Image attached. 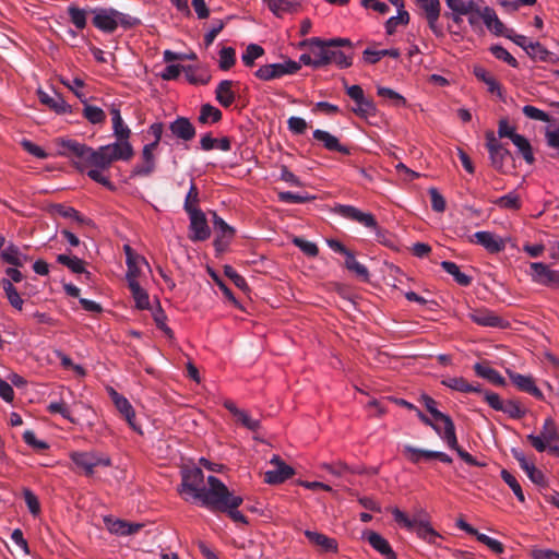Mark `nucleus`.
I'll return each mask as SVG.
<instances>
[{
	"instance_id": "nucleus-6",
	"label": "nucleus",
	"mask_w": 559,
	"mask_h": 559,
	"mask_svg": "<svg viewBox=\"0 0 559 559\" xmlns=\"http://www.w3.org/2000/svg\"><path fill=\"white\" fill-rule=\"evenodd\" d=\"M444 425V431L441 430V426L438 424L437 426H433V430L437 432V435L447 443V445L456 451L459 456L468 465L472 466H481L479 462L476 461V459L471 455L468 452H466L464 449H462L459 445L456 433H455V426L451 417L447 418L444 421L441 423Z\"/></svg>"
},
{
	"instance_id": "nucleus-9",
	"label": "nucleus",
	"mask_w": 559,
	"mask_h": 559,
	"mask_svg": "<svg viewBox=\"0 0 559 559\" xmlns=\"http://www.w3.org/2000/svg\"><path fill=\"white\" fill-rule=\"evenodd\" d=\"M300 64L294 60H287L284 63H270L261 66L254 71V76L261 81H272L281 79L284 75L295 74L300 70Z\"/></svg>"
},
{
	"instance_id": "nucleus-51",
	"label": "nucleus",
	"mask_w": 559,
	"mask_h": 559,
	"mask_svg": "<svg viewBox=\"0 0 559 559\" xmlns=\"http://www.w3.org/2000/svg\"><path fill=\"white\" fill-rule=\"evenodd\" d=\"M81 289L74 285H72V298H79V304L81 305L82 309L92 312V313H99L102 312L103 308L102 306L87 298H81L80 297Z\"/></svg>"
},
{
	"instance_id": "nucleus-48",
	"label": "nucleus",
	"mask_w": 559,
	"mask_h": 559,
	"mask_svg": "<svg viewBox=\"0 0 559 559\" xmlns=\"http://www.w3.org/2000/svg\"><path fill=\"white\" fill-rule=\"evenodd\" d=\"M218 67L223 71H228L236 63V50L233 47H223L219 52Z\"/></svg>"
},
{
	"instance_id": "nucleus-34",
	"label": "nucleus",
	"mask_w": 559,
	"mask_h": 559,
	"mask_svg": "<svg viewBox=\"0 0 559 559\" xmlns=\"http://www.w3.org/2000/svg\"><path fill=\"white\" fill-rule=\"evenodd\" d=\"M123 249L126 252V263L128 266L126 278L127 281L135 280L140 275L138 263L143 259L135 254L129 245H126Z\"/></svg>"
},
{
	"instance_id": "nucleus-12",
	"label": "nucleus",
	"mask_w": 559,
	"mask_h": 559,
	"mask_svg": "<svg viewBox=\"0 0 559 559\" xmlns=\"http://www.w3.org/2000/svg\"><path fill=\"white\" fill-rule=\"evenodd\" d=\"M346 94L356 103L353 112L360 118H368L377 114V107L371 98L365 96L364 90L359 85L346 87Z\"/></svg>"
},
{
	"instance_id": "nucleus-35",
	"label": "nucleus",
	"mask_w": 559,
	"mask_h": 559,
	"mask_svg": "<svg viewBox=\"0 0 559 559\" xmlns=\"http://www.w3.org/2000/svg\"><path fill=\"white\" fill-rule=\"evenodd\" d=\"M213 225L217 233H219L218 238L215 240V246L221 247L226 243L223 242V239H231L235 229L229 226L222 217H219L216 213L213 214Z\"/></svg>"
},
{
	"instance_id": "nucleus-63",
	"label": "nucleus",
	"mask_w": 559,
	"mask_h": 559,
	"mask_svg": "<svg viewBox=\"0 0 559 559\" xmlns=\"http://www.w3.org/2000/svg\"><path fill=\"white\" fill-rule=\"evenodd\" d=\"M288 130L294 134H304L308 129V123L304 118L292 116L287 120Z\"/></svg>"
},
{
	"instance_id": "nucleus-40",
	"label": "nucleus",
	"mask_w": 559,
	"mask_h": 559,
	"mask_svg": "<svg viewBox=\"0 0 559 559\" xmlns=\"http://www.w3.org/2000/svg\"><path fill=\"white\" fill-rule=\"evenodd\" d=\"M345 267L354 273L359 280L367 282L369 280L368 269L358 262L353 251L345 257Z\"/></svg>"
},
{
	"instance_id": "nucleus-2",
	"label": "nucleus",
	"mask_w": 559,
	"mask_h": 559,
	"mask_svg": "<svg viewBox=\"0 0 559 559\" xmlns=\"http://www.w3.org/2000/svg\"><path fill=\"white\" fill-rule=\"evenodd\" d=\"M206 483L207 488L202 495L200 504L211 512L223 513L228 509H238L242 504V497L230 491L217 477L211 475L206 478Z\"/></svg>"
},
{
	"instance_id": "nucleus-3",
	"label": "nucleus",
	"mask_w": 559,
	"mask_h": 559,
	"mask_svg": "<svg viewBox=\"0 0 559 559\" xmlns=\"http://www.w3.org/2000/svg\"><path fill=\"white\" fill-rule=\"evenodd\" d=\"M206 488L204 473L200 467L192 466L181 469V484L178 491L183 500L200 502Z\"/></svg>"
},
{
	"instance_id": "nucleus-50",
	"label": "nucleus",
	"mask_w": 559,
	"mask_h": 559,
	"mask_svg": "<svg viewBox=\"0 0 559 559\" xmlns=\"http://www.w3.org/2000/svg\"><path fill=\"white\" fill-rule=\"evenodd\" d=\"M416 3L423 10L426 19L440 17L441 4L439 0H416Z\"/></svg>"
},
{
	"instance_id": "nucleus-56",
	"label": "nucleus",
	"mask_w": 559,
	"mask_h": 559,
	"mask_svg": "<svg viewBox=\"0 0 559 559\" xmlns=\"http://www.w3.org/2000/svg\"><path fill=\"white\" fill-rule=\"evenodd\" d=\"M269 9L277 16L283 13L289 12L294 9L296 3L293 0H264Z\"/></svg>"
},
{
	"instance_id": "nucleus-15",
	"label": "nucleus",
	"mask_w": 559,
	"mask_h": 559,
	"mask_svg": "<svg viewBox=\"0 0 559 559\" xmlns=\"http://www.w3.org/2000/svg\"><path fill=\"white\" fill-rule=\"evenodd\" d=\"M270 464L274 466V469H270L264 473V481L266 484L278 485L294 475L293 467L285 464L278 455H273L270 460Z\"/></svg>"
},
{
	"instance_id": "nucleus-36",
	"label": "nucleus",
	"mask_w": 559,
	"mask_h": 559,
	"mask_svg": "<svg viewBox=\"0 0 559 559\" xmlns=\"http://www.w3.org/2000/svg\"><path fill=\"white\" fill-rule=\"evenodd\" d=\"M110 114L112 116V130L116 139L129 140L131 130L124 124L120 110L118 108H111Z\"/></svg>"
},
{
	"instance_id": "nucleus-53",
	"label": "nucleus",
	"mask_w": 559,
	"mask_h": 559,
	"mask_svg": "<svg viewBox=\"0 0 559 559\" xmlns=\"http://www.w3.org/2000/svg\"><path fill=\"white\" fill-rule=\"evenodd\" d=\"M500 475L503 481L511 488L513 493L516 496L519 501L524 502L525 497L518 479L507 469H502Z\"/></svg>"
},
{
	"instance_id": "nucleus-57",
	"label": "nucleus",
	"mask_w": 559,
	"mask_h": 559,
	"mask_svg": "<svg viewBox=\"0 0 559 559\" xmlns=\"http://www.w3.org/2000/svg\"><path fill=\"white\" fill-rule=\"evenodd\" d=\"M377 93L380 97L391 100L393 105L396 107L406 106L405 97H403L401 94L393 91L392 88L379 86Z\"/></svg>"
},
{
	"instance_id": "nucleus-38",
	"label": "nucleus",
	"mask_w": 559,
	"mask_h": 559,
	"mask_svg": "<svg viewBox=\"0 0 559 559\" xmlns=\"http://www.w3.org/2000/svg\"><path fill=\"white\" fill-rule=\"evenodd\" d=\"M128 286L132 293V297L135 301V305L139 309H148L150 299L148 294L144 290L139 282L135 280L128 281Z\"/></svg>"
},
{
	"instance_id": "nucleus-45",
	"label": "nucleus",
	"mask_w": 559,
	"mask_h": 559,
	"mask_svg": "<svg viewBox=\"0 0 559 559\" xmlns=\"http://www.w3.org/2000/svg\"><path fill=\"white\" fill-rule=\"evenodd\" d=\"M2 286L5 292L9 304L13 308H15L17 310H22L24 301L21 298V296H20L17 289L15 288V286L13 285V283L10 280L3 278Z\"/></svg>"
},
{
	"instance_id": "nucleus-28",
	"label": "nucleus",
	"mask_w": 559,
	"mask_h": 559,
	"mask_svg": "<svg viewBox=\"0 0 559 559\" xmlns=\"http://www.w3.org/2000/svg\"><path fill=\"white\" fill-rule=\"evenodd\" d=\"M75 164H76V168L81 173L86 174L94 181H96L105 187L111 186V182L109 181V179L103 174V170L105 168H99L95 165H92L90 162H84L82 159H80V162H78Z\"/></svg>"
},
{
	"instance_id": "nucleus-23",
	"label": "nucleus",
	"mask_w": 559,
	"mask_h": 559,
	"mask_svg": "<svg viewBox=\"0 0 559 559\" xmlns=\"http://www.w3.org/2000/svg\"><path fill=\"white\" fill-rule=\"evenodd\" d=\"M476 243L483 246L490 253H498L504 249V242L490 231H477L473 235Z\"/></svg>"
},
{
	"instance_id": "nucleus-43",
	"label": "nucleus",
	"mask_w": 559,
	"mask_h": 559,
	"mask_svg": "<svg viewBox=\"0 0 559 559\" xmlns=\"http://www.w3.org/2000/svg\"><path fill=\"white\" fill-rule=\"evenodd\" d=\"M511 141L518 147V150L521 153V155L523 156L524 160L528 164H533L535 158H534L533 150H532V146H531L528 140L525 136L516 133L513 135Z\"/></svg>"
},
{
	"instance_id": "nucleus-19",
	"label": "nucleus",
	"mask_w": 559,
	"mask_h": 559,
	"mask_svg": "<svg viewBox=\"0 0 559 559\" xmlns=\"http://www.w3.org/2000/svg\"><path fill=\"white\" fill-rule=\"evenodd\" d=\"M507 373L512 383L522 392L528 393L537 400H544L543 392L536 386L534 378L532 376H524L511 370H507Z\"/></svg>"
},
{
	"instance_id": "nucleus-58",
	"label": "nucleus",
	"mask_w": 559,
	"mask_h": 559,
	"mask_svg": "<svg viewBox=\"0 0 559 559\" xmlns=\"http://www.w3.org/2000/svg\"><path fill=\"white\" fill-rule=\"evenodd\" d=\"M490 51L497 59L504 61L510 67H512V68L519 67L518 60L502 46L493 45L490 47Z\"/></svg>"
},
{
	"instance_id": "nucleus-26",
	"label": "nucleus",
	"mask_w": 559,
	"mask_h": 559,
	"mask_svg": "<svg viewBox=\"0 0 559 559\" xmlns=\"http://www.w3.org/2000/svg\"><path fill=\"white\" fill-rule=\"evenodd\" d=\"M234 81L223 80L218 83L215 90V98L224 108H228L236 99V94L233 91Z\"/></svg>"
},
{
	"instance_id": "nucleus-32",
	"label": "nucleus",
	"mask_w": 559,
	"mask_h": 559,
	"mask_svg": "<svg viewBox=\"0 0 559 559\" xmlns=\"http://www.w3.org/2000/svg\"><path fill=\"white\" fill-rule=\"evenodd\" d=\"M441 383L452 390L464 392V393H480V384L474 385L468 383L463 377H448L444 378Z\"/></svg>"
},
{
	"instance_id": "nucleus-47",
	"label": "nucleus",
	"mask_w": 559,
	"mask_h": 559,
	"mask_svg": "<svg viewBox=\"0 0 559 559\" xmlns=\"http://www.w3.org/2000/svg\"><path fill=\"white\" fill-rule=\"evenodd\" d=\"M265 50L258 44H249L241 56V60L246 67H253L257 59L264 56Z\"/></svg>"
},
{
	"instance_id": "nucleus-49",
	"label": "nucleus",
	"mask_w": 559,
	"mask_h": 559,
	"mask_svg": "<svg viewBox=\"0 0 559 559\" xmlns=\"http://www.w3.org/2000/svg\"><path fill=\"white\" fill-rule=\"evenodd\" d=\"M22 495L27 506L29 513L33 516H38L41 512L40 502L38 497L27 487H23Z\"/></svg>"
},
{
	"instance_id": "nucleus-42",
	"label": "nucleus",
	"mask_w": 559,
	"mask_h": 559,
	"mask_svg": "<svg viewBox=\"0 0 559 559\" xmlns=\"http://www.w3.org/2000/svg\"><path fill=\"white\" fill-rule=\"evenodd\" d=\"M75 110H80V108H75ZM82 116L93 124L102 123L106 119V115L100 107L90 105L88 103L84 104L81 109Z\"/></svg>"
},
{
	"instance_id": "nucleus-25",
	"label": "nucleus",
	"mask_w": 559,
	"mask_h": 559,
	"mask_svg": "<svg viewBox=\"0 0 559 559\" xmlns=\"http://www.w3.org/2000/svg\"><path fill=\"white\" fill-rule=\"evenodd\" d=\"M370 546L380 552L385 559H396V555L390 546L389 542L379 533L370 531L365 534Z\"/></svg>"
},
{
	"instance_id": "nucleus-1",
	"label": "nucleus",
	"mask_w": 559,
	"mask_h": 559,
	"mask_svg": "<svg viewBox=\"0 0 559 559\" xmlns=\"http://www.w3.org/2000/svg\"><path fill=\"white\" fill-rule=\"evenodd\" d=\"M133 154L129 140L117 139L116 142L103 145L97 151L72 141V156L99 168H108L116 160H129Z\"/></svg>"
},
{
	"instance_id": "nucleus-14",
	"label": "nucleus",
	"mask_w": 559,
	"mask_h": 559,
	"mask_svg": "<svg viewBox=\"0 0 559 559\" xmlns=\"http://www.w3.org/2000/svg\"><path fill=\"white\" fill-rule=\"evenodd\" d=\"M403 453L406 459L414 464H418L421 460L433 459L445 464L452 463V459L444 452L419 449L411 444H405L403 447Z\"/></svg>"
},
{
	"instance_id": "nucleus-20",
	"label": "nucleus",
	"mask_w": 559,
	"mask_h": 559,
	"mask_svg": "<svg viewBox=\"0 0 559 559\" xmlns=\"http://www.w3.org/2000/svg\"><path fill=\"white\" fill-rule=\"evenodd\" d=\"M169 130L175 138L185 142L191 141L195 136V128L186 117H178L170 122Z\"/></svg>"
},
{
	"instance_id": "nucleus-10",
	"label": "nucleus",
	"mask_w": 559,
	"mask_h": 559,
	"mask_svg": "<svg viewBox=\"0 0 559 559\" xmlns=\"http://www.w3.org/2000/svg\"><path fill=\"white\" fill-rule=\"evenodd\" d=\"M531 445L538 452H544L547 449V443L559 442V433L555 420L547 417L543 424L539 435L531 433L526 437Z\"/></svg>"
},
{
	"instance_id": "nucleus-16",
	"label": "nucleus",
	"mask_w": 559,
	"mask_h": 559,
	"mask_svg": "<svg viewBox=\"0 0 559 559\" xmlns=\"http://www.w3.org/2000/svg\"><path fill=\"white\" fill-rule=\"evenodd\" d=\"M72 463H74L82 472L90 476L94 473L96 466H107L110 464L109 459L88 452L72 453Z\"/></svg>"
},
{
	"instance_id": "nucleus-37",
	"label": "nucleus",
	"mask_w": 559,
	"mask_h": 559,
	"mask_svg": "<svg viewBox=\"0 0 559 559\" xmlns=\"http://www.w3.org/2000/svg\"><path fill=\"white\" fill-rule=\"evenodd\" d=\"M474 74L479 81L484 82L488 86V91L491 94H498L500 97L502 96L501 85L486 69L483 67H475Z\"/></svg>"
},
{
	"instance_id": "nucleus-52",
	"label": "nucleus",
	"mask_w": 559,
	"mask_h": 559,
	"mask_svg": "<svg viewBox=\"0 0 559 559\" xmlns=\"http://www.w3.org/2000/svg\"><path fill=\"white\" fill-rule=\"evenodd\" d=\"M500 412L507 414L513 419H520L526 414V411L523 408V406L515 400H508L503 402Z\"/></svg>"
},
{
	"instance_id": "nucleus-59",
	"label": "nucleus",
	"mask_w": 559,
	"mask_h": 559,
	"mask_svg": "<svg viewBox=\"0 0 559 559\" xmlns=\"http://www.w3.org/2000/svg\"><path fill=\"white\" fill-rule=\"evenodd\" d=\"M409 22V14L407 11H400L396 16L390 17L385 23V31L389 35H392L397 25L407 24Z\"/></svg>"
},
{
	"instance_id": "nucleus-55",
	"label": "nucleus",
	"mask_w": 559,
	"mask_h": 559,
	"mask_svg": "<svg viewBox=\"0 0 559 559\" xmlns=\"http://www.w3.org/2000/svg\"><path fill=\"white\" fill-rule=\"evenodd\" d=\"M199 202H200V199H199L198 187L195 186V183L193 181H191L189 191L186 195L185 203H183L185 211L187 213H190V212H193L194 210H200Z\"/></svg>"
},
{
	"instance_id": "nucleus-33",
	"label": "nucleus",
	"mask_w": 559,
	"mask_h": 559,
	"mask_svg": "<svg viewBox=\"0 0 559 559\" xmlns=\"http://www.w3.org/2000/svg\"><path fill=\"white\" fill-rule=\"evenodd\" d=\"M480 17L488 27L489 31L496 35H504L508 28L504 27L503 23L499 20L493 9L486 7L480 13Z\"/></svg>"
},
{
	"instance_id": "nucleus-18",
	"label": "nucleus",
	"mask_w": 559,
	"mask_h": 559,
	"mask_svg": "<svg viewBox=\"0 0 559 559\" xmlns=\"http://www.w3.org/2000/svg\"><path fill=\"white\" fill-rule=\"evenodd\" d=\"M94 14L93 16V25L105 32V33H114L116 31V16L117 10L115 9H96L91 10Z\"/></svg>"
},
{
	"instance_id": "nucleus-62",
	"label": "nucleus",
	"mask_w": 559,
	"mask_h": 559,
	"mask_svg": "<svg viewBox=\"0 0 559 559\" xmlns=\"http://www.w3.org/2000/svg\"><path fill=\"white\" fill-rule=\"evenodd\" d=\"M235 419L251 431H257L260 428V420L252 418L246 411L241 409Z\"/></svg>"
},
{
	"instance_id": "nucleus-54",
	"label": "nucleus",
	"mask_w": 559,
	"mask_h": 559,
	"mask_svg": "<svg viewBox=\"0 0 559 559\" xmlns=\"http://www.w3.org/2000/svg\"><path fill=\"white\" fill-rule=\"evenodd\" d=\"M495 204L501 209L519 210L521 207V199L515 192H510L506 195L498 198Z\"/></svg>"
},
{
	"instance_id": "nucleus-41",
	"label": "nucleus",
	"mask_w": 559,
	"mask_h": 559,
	"mask_svg": "<svg viewBox=\"0 0 559 559\" xmlns=\"http://www.w3.org/2000/svg\"><path fill=\"white\" fill-rule=\"evenodd\" d=\"M222 111L211 104H204L201 106L199 122L202 124L216 123L222 120Z\"/></svg>"
},
{
	"instance_id": "nucleus-8",
	"label": "nucleus",
	"mask_w": 559,
	"mask_h": 559,
	"mask_svg": "<svg viewBox=\"0 0 559 559\" xmlns=\"http://www.w3.org/2000/svg\"><path fill=\"white\" fill-rule=\"evenodd\" d=\"M486 147L489 153L490 165L497 171L507 173L506 166L511 159V153L499 140L492 131L486 132Z\"/></svg>"
},
{
	"instance_id": "nucleus-29",
	"label": "nucleus",
	"mask_w": 559,
	"mask_h": 559,
	"mask_svg": "<svg viewBox=\"0 0 559 559\" xmlns=\"http://www.w3.org/2000/svg\"><path fill=\"white\" fill-rule=\"evenodd\" d=\"M110 394L116 408L123 415L128 424L133 429H136V426L134 424L135 414L132 405L124 396L120 395L116 391L111 390Z\"/></svg>"
},
{
	"instance_id": "nucleus-60",
	"label": "nucleus",
	"mask_w": 559,
	"mask_h": 559,
	"mask_svg": "<svg viewBox=\"0 0 559 559\" xmlns=\"http://www.w3.org/2000/svg\"><path fill=\"white\" fill-rule=\"evenodd\" d=\"M431 207L437 213H442L445 211L447 202L445 199L441 195L437 188L432 187L428 190Z\"/></svg>"
},
{
	"instance_id": "nucleus-5",
	"label": "nucleus",
	"mask_w": 559,
	"mask_h": 559,
	"mask_svg": "<svg viewBox=\"0 0 559 559\" xmlns=\"http://www.w3.org/2000/svg\"><path fill=\"white\" fill-rule=\"evenodd\" d=\"M394 521L402 527L415 532L417 536L429 544H437L440 535L426 522L412 520L399 508H392Z\"/></svg>"
},
{
	"instance_id": "nucleus-24",
	"label": "nucleus",
	"mask_w": 559,
	"mask_h": 559,
	"mask_svg": "<svg viewBox=\"0 0 559 559\" xmlns=\"http://www.w3.org/2000/svg\"><path fill=\"white\" fill-rule=\"evenodd\" d=\"M53 95L48 94L47 92L43 91L41 88L37 90V96L40 102V104L48 107L50 110L55 111L56 114H62L66 112L67 108V102L64 98L57 93L56 91H52Z\"/></svg>"
},
{
	"instance_id": "nucleus-22",
	"label": "nucleus",
	"mask_w": 559,
	"mask_h": 559,
	"mask_svg": "<svg viewBox=\"0 0 559 559\" xmlns=\"http://www.w3.org/2000/svg\"><path fill=\"white\" fill-rule=\"evenodd\" d=\"M305 536L308 540L316 547H318L321 551L324 552H336L337 551V542L334 538H331L322 533L306 530Z\"/></svg>"
},
{
	"instance_id": "nucleus-11",
	"label": "nucleus",
	"mask_w": 559,
	"mask_h": 559,
	"mask_svg": "<svg viewBox=\"0 0 559 559\" xmlns=\"http://www.w3.org/2000/svg\"><path fill=\"white\" fill-rule=\"evenodd\" d=\"M530 270L528 275L532 282L549 288L559 289L558 270H552L548 264L543 262H532Z\"/></svg>"
},
{
	"instance_id": "nucleus-64",
	"label": "nucleus",
	"mask_w": 559,
	"mask_h": 559,
	"mask_svg": "<svg viewBox=\"0 0 559 559\" xmlns=\"http://www.w3.org/2000/svg\"><path fill=\"white\" fill-rule=\"evenodd\" d=\"M527 477L532 483H534L537 486L546 487L547 486V479L545 474L538 469L534 464H532L527 469L524 471Z\"/></svg>"
},
{
	"instance_id": "nucleus-13",
	"label": "nucleus",
	"mask_w": 559,
	"mask_h": 559,
	"mask_svg": "<svg viewBox=\"0 0 559 559\" xmlns=\"http://www.w3.org/2000/svg\"><path fill=\"white\" fill-rule=\"evenodd\" d=\"M187 214L190 218L189 239L194 242L209 239L211 230L207 225L205 214L201 210H194L193 212Z\"/></svg>"
},
{
	"instance_id": "nucleus-44",
	"label": "nucleus",
	"mask_w": 559,
	"mask_h": 559,
	"mask_svg": "<svg viewBox=\"0 0 559 559\" xmlns=\"http://www.w3.org/2000/svg\"><path fill=\"white\" fill-rule=\"evenodd\" d=\"M441 267L449 274H451L455 282L461 286H469L472 283V277L466 275L465 273H462L459 269V266L451 261H443L441 262Z\"/></svg>"
},
{
	"instance_id": "nucleus-46",
	"label": "nucleus",
	"mask_w": 559,
	"mask_h": 559,
	"mask_svg": "<svg viewBox=\"0 0 559 559\" xmlns=\"http://www.w3.org/2000/svg\"><path fill=\"white\" fill-rule=\"evenodd\" d=\"M86 261L79 258L78 254H72V273L78 275V281L81 283L92 282V274L86 270Z\"/></svg>"
},
{
	"instance_id": "nucleus-61",
	"label": "nucleus",
	"mask_w": 559,
	"mask_h": 559,
	"mask_svg": "<svg viewBox=\"0 0 559 559\" xmlns=\"http://www.w3.org/2000/svg\"><path fill=\"white\" fill-rule=\"evenodd\" d=\"M293 243L308 257H317L319 253L318 246L314 242L305 240L300 237H294Z\"/></svg>"
},
{
	"instance_id": "nucleus-39",
	"label": "nucleus",
	"mask_w": 559,
	"mask_h": 559,
	"mask_svg": "<svg viewBox=\"0 0 559 559\" xmlns=\"http://www.w3.org/2000/svg\"><path fill=\"white\" fill-rule=\"evenodd\" d=\"M0 259L3 263L22 267V252L13 242H10V245L0 252Z\"/></svg>"
},
{
	"instance_id": "nucleus-7",
	"label": "nucleus",
	"mask_w": 559,
	"mask_h": 559,
	"mask_svg": "<svg viewBox=\"0 0 559 559\" xmlns=\"http://www.w3.org/2000/svg\"><path fill=\"white\" fill-rule=\"evenodd\" d=\"M333 212L346 219L356 222L366 228L373 230L377 239L380 240L382 230L371 213L361 212L359 209L346 204L335 205Z\"/></svg>"
},
{
	"instance_id": "nucleus-17",
	"label": "nucleus",
	"mask_w": 559,
	"mask_h": 559,
	"mask_svg": "<svg viewBox=\"0 0 559 559\" xmlns=\"http://www.w3.org/2000/svg\"><path fill=\"white\" fill-rule=\"evenodd\" d=\"M474 323L480 326L488 328H506L507 322L504 319L496 314L487 308H478L472 310L467 316Z\"/></svg>"
},
{
	"instance_id": "nucleus-31",
	"label": "nucleus",
	"mask_w": 559,
	"mask_h": 559,
	"mask_svg": "<svg viewBox=\"0 0 559 559\" xmlns=\"http://www.w3.org/2000/svg\"><path fill=\"white\" fill-rule=\"evenodd\" d=\"M474 371L478 377L488 380L495 385L503 386L506 384L504 378L496 369L491 368L488 362L475 364Z\"/></svg>"
},
{
	"instance_id": "nucleus-27",
	"label": "nucleus",
	"mask_w": 559,
	"mask_h": 559,
	"mask_svg": "<svg viewBox=\"0 0 559 559\" xmlns=\"http://www.w3.org/2000/svg\"><path fill=\"white\" fill-rule=\"evenodd\" d=\"M72 229L82 233L83 236L92 239L96 235V227L92 219L85 217L80 212L72 209Z\"/></svg>"
},
{
	"instance_id": "nucleus-4",
	"label": "nucleus",
	"mask_w": 559,
	"mask_h": 559,
	"mask_svg": "<svg viewBox=\"0 0 559 559\" xmlns=\"http://www.w3.org/2000/svg\"><path fill=\"white\" fill-rule=\"evenodd\" d=\"M309 43L312 46V55L318 59L319 68L330 63H334L341 69H345L352 66V56H348L345 52L330 46L328 40L324 41L319 37H312L309 39Z\"/></svg>"
},
{
	"instance_id": "nucleus-30",
	"label": "nucleus",
	"mask_w": 559,
	"mask_h": 559,
	"mask_svg": "<svg viewBox=\"0 0 559 559\" xmlns=\"http://www.w3.org/2000/svg\"><path fill=\"white\" fill-rule=\"evenodd\" d=\"M527 55L535 61H543L551 64L559 62V56L552 51L546 49L540 43L535 41L532 46H528Z\"/></svg>"
},
{
	"instance_id": "nucleus-21",
	"label": "nucleus",
	"mask_w": 559,
	"mask_h": 559,
	"mask_svg": "<svg viewBox=\"0 0 559 559\" xmlns=\"http://www.w3.org/2000/svg\"><path fill=\"white\" fill-rule=\"evenodd\" d=\"M313 139L321 142L324 148H326L328 151L338 152L344 155H348L350 153L347 146L342 145L338 139L328 131L321 129L314 130Z\"/></svg>"
}]
</instances>
